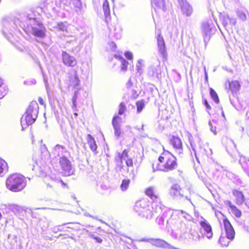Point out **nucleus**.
I'll return each instance as SVG.
<instances>
[{"label":"nucleus","mask_w":249,"mask_h":249,"mask_svg":"<svg viewBox=\"0 0 249 249\" xmlns=\"http://www.w3.org/2000/svg\"><path fill=\"white\" fill-rule=\"evenodd\" d=\"M163 205L157 202H152L143 199L137 201L134 206V211L138 214L146 219H151L153 216L160 214L163 209Z\"/></svg>","instance_id":"nucleus-1"},{"label":"nucleus","mask_w":249,"mask_h":249,"mask_svg":"<svg viewBox=\"0 0 249 249\" xmlns=\"http://www.w3.org/2000/svg\"><path fill=\"white\" fill-rule=\"evenodd\" d=\"M21 27L27 28L36 37L42 38L45 37L46 28L33 13L24 15L21 18Z\"/></svg>","instance_id":"nucleus-2"},{"label":"nucleus","mask_w":249,"mask_h":249,"mask_svg":"<svg viewBox=\"0 0 249 249\" xmlns=\"http://www.w3.org/2000/svg\"><path fill=\"white\" fill-rule=\"evenodd\" d=\"M6 185L7 188L11 191H20L26 186V179L22 175L14 174L7 179Z\"/></svg>","instance_id":"nucleus-3"},{"label":"nucleus","mask_w":249,"mask_h":249,"mask_svg":"<svg viewBox=\"0 0 249 249\" xmlns=\"http://www.w3.org/2000/svg\"><path fill=\"white\" fill-rule=\"evenodd\" d=\"M159 161L165 162L162 167H159L157 170L164 172H169L176 169L177 167L176 158L168 151L164 152L159 158Z\"/></svg>","instance_id":"nucleus-4"},{"label":"nucleus","mask_w":249,"mask_h":249,"mask_svg":"<svg viewBox=\"0 0 249 249\" xmlns=\"http://www.w3.org/2000/svg\"><path fill=\"white\" fill-rule=\"evenodd\" d=\"M214 28L215 27L212 20L206 21L202 23L201 31L205 43L209 41L212 35V32Z\"/></svg>","instance_id":"nucleus-5"},{"label":"nucleus","mask_w":249,"mask_h":249,"mask_svg":"<svg viewBox=\"0 0 249 249\" xmlns=\"http://www.w3.org/2000/svg\"><path fill=\"white\" fill-rule=\"evenodd\" d=\"M2 24L3 26V34L8 39H9V35L13 36L14 33L17 32V25L14 21L7 19L4 20Z\"/></svg>","instance_id":"nucleus-6"},{"label":"nucleus","mask_w":249,"mask_h":249,"mask_svg":"<svg viewBox=\"0 0 249 249\" xmlns=\"http://www.w3.org/2000/svg\"><path fill=\"white\" fill-rule=\"evenodd\" d=\"M161 73L160 62L159 60H157L149 67L148 75L155 79H160L161 77Z\"/></svg>","instance_id":"nucleus-7"},{"label":"nucleus","mask_w":249,"mask_h":249,"mask_svg":"<svg viewBox=\"0 0 249 249\" xmlns=\"http://www.w3.org/2000/svg\"><path fill=\"white\" fill-rule=\"evenodd\" d=\"M59 164L63 173L65 176H70L73 174L71 163L65 156H63L59 158Z\"/></svg>","instance_id":"nucleus-8"},{"label":"nucleus","mask_w":249,"mask_h":249,"mask_svg":"<svg viewBox=\"0 0 249 249\" xmlns=\"http://www.w3.org/2000/svg\"><path fill=\"white\" fill-rule=\"evenodd\" d=\"M145 193L153 201L152 202L156 201L159 203H161L159 194L155 187L150 186L147 188L145 190Z\"/></svg>","instance_id":"nucleus-9"},{"label":"nucleus","mask_w":249,"mask_h":249,"mask_svg":"<svg viewBox=\"0 0 249 249\" xmlns=\"http://www.w3.org/2000/svg\"><path fill=\"white\" fill-rule=\"evenodd\" d=\"M221 20L223 26L226 30L231 29L236 24V18L234 17H231L228 14L222 15L221 17Z\"/></svg>","instance_id":"nucleus-10"},{"label":"nucleus","mask_w":249,"mask_h":249,"mask_svg":"<svg viewBox=\"0 0 249 249\" xmlns=\"http://www.w3.org/2000/svg\"><path fill=\"white\" fill-rule=\"evenodd\" d=\"M170 142L173 145L176 152L181 156L183 154V147L182 142L178 137L173 136L170 139Z\"/></svg>","instance_id":"nucleus-11"},{"label":"nucleus","mask_w":249,"mask_h":249,"mask_svg":"<svg viewBox=\"0 0 249 249\" xmlns=\"http://www.w3.org/2000/svg\"><path fill=\"white\" fill-rule=\"evenodd\" d=\"M62 61L64 65L69 67H74L77 64L75 58L72 55H70L66 52H62Z\"/></svg>","instance_id":"nucleus-12"},{"label":"nucleus","mask_w":249,"mask_h":249,"mask_svg":"<svg viewBox=\"0 0 249 249\" xmlns=\"http://www.w3.org/2000/svg\"><path fill=\"white\" fill-rule=\"evenodd\" d=\"M36 117H34L31 115L28 114L26 112L22 116L21 118V125L22 127V129L24 128L27 127L30 125L32 124L36 121Z\"/></svg>","instance_id":"nucleus-13"},{"label":"nucleus","mask_w":249,"mask_h":249,"mask_svg":"<svg viewBox=\"0 0 249 249\" xmlns=\"http://www.w3.org/2000/svg\"><path fill=\"white\" fill-rule=\"evenodd\" d=\"M157 39L159 53L163 58H165L167 56L165 44L163 38L160 33L158 35Z\"/></svg>","instance_id":"nucleus-14"},{"label":"nucleus","mask_w":249,"mask_h":249,"mask_svg":"<svg viewBox=\"0 0 249 249\" xmlns=\"http://www.w3.org/2000/svg\"><path fill=\"white\" fill-rule=\"evenodd\" d=\"M28 168L32 171H34L36 176L43 175V173L41 172L44 171L43 170H40L41 168L39 167L35 157H33L31 160H29Z\"/></svg>","instance_id":"nucleus-15"},{"label":"nucleus","mask_w":249,"mask_h":249,"mask_svg":"<svg viewBox=\"0 0 249 249\" xmlns=\"http://www.w3.org/2000/svg\"><path fill=\"white\" fill-rule=\"evenodd\" d=\"M239 162L244 172L249 177V158L240 153H239Z\"/></svg>","instance_id":"nucleus-16"},{"label":"nucleus","mask_w":249,"mask_h":249,"mask_svg":"<svg viewBox=\"0 0 249 249\" xmlns=\"http://www.w3.org/2000/svg\"><path fill=\"white\" fill-rule=\"evenodd\" d=\"M38 109L39 107L36 101H32L30 103L26 112L33 117L37 118Z\"/></svg>","instance_id":"nucleus-17"},{"label":"nucleus","mask_w":249,"mask_h":249,"mask_svg":"<svg viewBox=\"0 0 249 249\" xmlns=\"http://www.w3.org/2000/svg\"><path fill=\"white\" fill-rule=\"evenodd\" d=\"M169 194L171 196L175 198H180L183 196L181 193L180 186L177 184H173L169 190Z\"/></svg>","instance_id":"nucleus-18"},{"label":"nucleus","mask_w":249,"mask_h":249,"mask_svg":"<svg viewBox=\"0 0 249 249\" xmlns=\"http://www.w3.org/2000/svg\"><path fill=\"white\" fill-rule=\"evenodd\" d=\"M121 119L118 116H114L113 118L112 124L114 130V134L117 137H119L121 134L120 124L118 121Z\"/></svg>","instance_id":"nucleus-19"},{"label":"nucleus","mask_w":249,"mask_h":249,"mask_svg":"<svg viewBox=\"0 0 249 249\" xmlns=\"http://www.w3.org/2000/svg\"><path fill=\"white\" fill-rule=\"evenodd\" d=\"M234 238V234H222L219 238V243L222 247H227Z\"/></svg>","instance_id":"nucleus-20"},{"label":"nucleus","mask_w":249,"mask_h":249,"mask_svg":"<svg viewBox=\"0 0 249 249\" xmlns=\"http://www.w3.org/2000/svg\"><path fill=\"white\" fill-rule=\"evenodd\" d=\"M70 3L71 8L78 15L82 14L83 6L81 0H70Z\"/></svg>","instance_id":"nucleus-21"},{"label":"nucleus","mask_w":249,"mask_h":249,"mask_svg":"<svg viewBox=\"0 0 249 249\" xmlns=\"http://www.w3.org/2000/svg\"><path fill=\"white\" fill-rule=\"evenodd\" d=\"M181 10L182 12L187 16H190L193 12V8L191 5L186 0H182Z\"/></svg>","instance_id":"nucleus-22"},{"label":"nucleus","mask_w":249,"mask_h":249,"mask_svg":"<svg viewBox=\"0 0 249 249\" xmlns=\"http://www.w3.org/2000/svg\"><path fill=\"white\" fill-rule=\"evenodd\" d=\"M151 3L152 6L154 7L156 12H157V10H161L162 11L166 10L163 0H151Z\"/></svg>","instance_id":"nucleus-23"},{"label":"nucleus","mask_w":249,"mask_h":249,"mask_svg":"<svg viewBox=\"0 0 249 249\" xmlns=\"http://www.w3.org/2000/svg\"><path fill=\"white\" fill-rule=\"evenodd\" d=\"M66 152V149L64 146L59 144H57L53 149V154L55 157H59L60 158L63 156H65L64 155V153Z\"/></svg>","instance_id":"nucleus-24"},{"label":"nucleus","mask_w":249,"mask_h":249,"mask_svg":"<svg viewBox=\"0 0 249 249\" xmlns=\"http://www.w3.org/2000/svg\"><path fill=\"white\" fill-rule=\"evenodd\" d=\"M86 139L90 150L95 154H97V152L96 151V150L97 148V145L96 143L94 138L90 134H88Z\"/></svg>","instance_id":"nucleus-25"},{"label":"nucleus","mask_w":249,"mask_h":249,"mask_svg":"<svg viewBox=\"0 0 249 249\" xmlns=\"http://www.w3.org/2000/svg\"><path fill=\"white\" fill-rule=\"evenodd\" d=\"M232 194L236 199V202L237 205H242L245 201V197L243 193L236 190H233Z\"/></svg>","instance_id":"nucleus-26"},{"label":"nucleus","mask_w":249,"mask_h":249,"mask_svg":"<svg viewBox=\"0 0 249 249\" xmlns=\"http://www.w3.org/2000/svg\"><path fill=\"white\" fill-rule=\"evenodd\" d=\"M150 242L152 245L159 248H166L168 244L165 241L160 239H151Z\"/></svg>","instance_id":"nucleus-27"},{"label":"nucleus","mask_w":249,"mask_h":249,"mask_svg":"<svg viewBox=\"0 0 249 249\" xmlns=\"http://www.w3.org/2000/svg\"><path fill=\"white\" fill-rule=\"evenodd\" d=\"M72 230L73 229L72 228L67 226V224H64L54 227L53 231L55 233L59 231L72 232Z\"/></svg>","instance_id":"nucleus-28"},{"label":"nucleus","mask_w":249,"mask_h":249,"mask_svg":"<svg viewBox=\"0 0 249 249\" xmlns=\"http://www.w3.org/2000/svg\"><path fill=\"white\" fill-rule=\"evenodd\" d=\"M8 208L16 215H18L24 211V208L16 204H9Z\"/></svg>","instance_id":"nucleus-29"},{"label":"nucleus","mask_w":249,"mask_h":249,"mask_svg":"<svg viewBox=\"0 0 249 249\" xmlns=\"http://www.w3.org/2000/svg\"><path fill=\"white\" fill-rule=\"evenodd\" d=\"M163 207L164 208L162 210V212H163L162 215L157 219V223L160 225L164 224L165 218L167 216V214L170 212V211L164 205Z\"/></svg>","instance_id":"nucleus-30"},{"label":"nucleus","mask_w":249,"mask_h":249,"mask_svg":"<svg viewBox=\"0 0 249 249\" xmlns=\"http://www.w3.org/2000/svg\"><path fill=\"white\" fill-rule=\"evenodd\" d=\"M103 8L106 20L109 19L110 18V11L109 3L107 0H105L103 5Z\"/></svg>","instance_id":"nucleus-31"},{"label":"nucleus","mask_w":249,"mask_h":249,"mask_svg":"<svg viewBox=\"0 0 249 249\" xmlns=\"http://www.w3.org/2000/svg\"><path fill=\"white\" fill-rule=\"evenodd\" d=\"M246 11L245 8L241 7L240 9H237L236 11L237 17L242 21H245L247 19V16L245 14Z\"/></svg>","instance_id":"nucleus-32"},{"label":"nucleus","mask_w":249,"mask_h":249,"mask_svg":"<svg viewBox=\"0 0 249 249\" xmlns=\"http://www.w3.org/2000/svg\"><path fill=\"white\" fill-rule=\"evenodd\" d=\"M112 36L117 39H119L122 36V29L120 26H116L114 27Z\"/></svg>","instance_id":"nucleus-33"},{"label":"nucleus","mask_w":249,"mask_h":249,"mask_svg":"<svg viewBox=\"0 0 249 249\" xmlns=\"http://www.w3.org/2000/svg\"><path fill=\"white\" fill-rule=\"evenodd\" d=\"M230 89L232 92H236L240 87V84L237 81H232L229 85Z\"/></svg>","instance_id":"nucleus-34"},{"label":"nucleus","mask_w":249,"mask_h":249,"mask_svg":"<svg viewBox=\"0 0 249 249\" xmlns=\"http://www.w3.org/2000/svg\"><path fill=\"white\" fill-rule=\"evenodd\" d=\"M224 224L226 232V233H234L233 228H232L229 220L227 219L224 220Z\"/></svg>","instance_id":"nucleus-35"},{"label":"nucleus","mask_w":249,"mask_h":249,"mask_svg":"<svg viewBox=\"0 0 249 249\" xmlns=\"http://www.w3.org/2000/svg\"><path fill=\"white\" fill-rule=\"evenodd\" d=\"M128 150L124 149L122 154L119 153H118V159L120 160L121 162H123V160L126 161L127 159H129L128 158Z\"/></svg>","instance_id":"nucleus-36"},{"label":"nucleus","mask_w":249,"mask_h":249,"mask_svg":"<svg viewBox=\"0 0 249 249\" xmlns=\"http://www.w3.org/2000/svg\"><path fill=\"white\" fill-rule=\"evenodd\" d=\"M200 225L203 230L207 233H210L212 232V227L209 223L206 220L200 222Z\"/></svg>","instance_id":"nucleus-37"},{"label":"nucleus","mask_w":249,"mask_h":249,"mask_svg":"<svg viewBox=\"0 0 249 249\" xmlns=\"http://www.w3.org/2000/svg\"><path fill=\"white\" fill-rule=\"evenodd\" d=\"M70 85L71 86L76 87L79 85V80L76 74L71 77L69 79Z\"/></svg>","instance_id":"nucleus-38"},{"label":"nucleus","mask_w":249,"mask_h":249,"mask_svg":"<svg viewBox=\"0 0 249 249\" xmlns=\"http://www.w3.org/2000/svg\"><path fill=\"white\" fill-rule=\"evenodd\" d=\"M130 180L129 179H124L122 180L120 185V188L122 191H126L128 188Z\"/></svg>","instance_id":"nucleus-39"},{"label":"nucleus","mask_w":249,"mask_h":249,"mask_svg":"<svg viewBox=\"0 0 249 249\" xmlns=\"http://www.w3.org/2000/svg\"><path fill=\"white\" fill-rule=\"evenodd\" d=\"M233 181L235 184L241 187H245L247 185L246 183L237 176H235L233 178Z\"/></svg>","instance_id":"nucleus-40"},{"label":"nucleus","mask_w":249,"mask_h":249,"mask_svg":"<svg viewBox=\"0 0 249 249\" xmlns=\"http://www.w3.org/2000/svg\"><path fill=\"white\" fill-rule=\"evenodd\" d=\"M115 57L116 58L118 57L121 63V70L124 71H126L127 70L128 62L122 56H117V55H115Z\"/></svg>","instance_id":"nucleus-41"},{"label":"nucleus","mask_w":249,"mask_h":249,"mask_svg":"<svg viewBox=\"0 0 249 249\" xmlns=\"http://www.w3.org/2000/svg\"><path fill=\"white\" fill-rule=\"evenodd\" d=\"M210 94L211 97L213 100L216 103H218L219 102V98L215 90L212 88H210Z\"/></svg>","instance_id":"nucleus-42"},{"label":"nucleus","mask_w":249,"mask_h":249,"mask_svg":"<svg viewBox=\"0 0 249 249\" xmlns=\"http://www.w3.org/2000/svg\"><path fill=\"white\" fill-rule=\"evenodd\" d=\"M136 106L137 113H141L145 106L143 100H140L137 101L136 102Z\"/></svg>","instance_id":"nucleus-43"},{"label":"nucleus","mask_w":249,"mask_h":249,"mask_svg":"<svg viewBox=\"0 0 249 249\" xmlns=\"http://www.w3.org/2000/svg\"><path fill=\"white\" fill-rule=\"evenodd\" d=\"M56 28L58 30L62 32L67 31V26L66 23L59 22L57 23Z\"/></svg>","instance_id":"nucleus-44"},{"label":"nucleus","mask_w":249,"mask_h":249,"mask_svg":"<svg viewBox=\"0 0 249 249\" xmlns=\"http://www.w3.org/2000/svg\"><path fill=\"white\" fill-rule=\"evenodd\" d=\"M230 207L231 208V211L232 213L237 217H239L241 215V212L237 208L233 205H230Z\"/></svg>","instance_id":"nucleus-45"},{"label":"nucleus","mask_w":249,"mask_h":249,"mask_svg":"<svg viewBox=\"0 0 249 249\" xmlns=\"http://www.w3.org/2000/svg\"><path fill=\"white\" fill-rule=\"evenodd\" d=\"M8 89L5 87H0V99H2L7 93Z\"/></svg>","instance_id":"nucleus-46"},{"label":"nucleus","mask_w":249,"mask_h":249,"mask_svg":"<svg viewBox=\"0 0 249 249\" xmlns=\"http://www.w3.org/2000/svg\"><path fill=\"white\" fill-rule=\"evenodd\" d=\"M215 124V122L213 120L211 121H210L209 122V125L210 127V130L214 133V134H216V127L215 126H213V124Z\"/></svg>","instance_id":"nucleus-47"},{"label":"nucleus","mask_w":249,"mask_h":249,"mask_svg":"<svg viewBox=\"0 0 249 249\" xmlns=\"http://www.w3.org/2000/svg\"><path fill=\"white\" fill-rule=\"evenodd\" d=\"M6 162L4 160L0 159V174L2 173L4 168L6 167Z\"/></svg>","instance_id":"nucleus-48"},{"label":"nucleus","mask_w":249,"mask_h":249,"mask_svg":"<svg viewBox=\"0 0 249 249\" xmlns=\"http://www.w3.org/2000/svg\"><path fill=\"white\" fill-rule=\"evenodd\" d=\"M50 179L56 183H61L63 185H65V183L63 182V181L59 178H57L56 177H53V176L50 177Z\"/></svg>","instance_id":"nucleus-49"},{"label":"nucleus","mask_w":249,"mask_h":249,"mask_svg":"<svg viewBox=\"0 0 249 249\" xmlns=\"http://www.w3.org/2000/svg\"><path fill=\"white\" fill-rule=\"evenodd\" d=\"M126 109L125 106L123 103H122L119 105V109L118 111V114L119 115H122Z\"/></svg>","instance_id":"nucleus-50"},{"label":"nucleus","mask_w":249,"mask_h":249,"mask_svg":"<svg viewBox=\"0 0 249 249\" xmlns=\"http://www.w3.org/2000/svg\"><path fill=\"white\" fill-rule=\"evenodd\" d=\"M227 146H229L230 148L232 149V148H236V145L234 143L233 140L231 139L228 140L227 141Z\"/></svg>","instance_id":"nucleus-51"},{"label":"nucleus","mask_w":249,"mask_h":249,"mask_svg":"<svg viewBox=\"0 0 249 249\" xmlns=\"http://www.w3.org/2000/svg\"><path fill=\"white\" fill-rule=\"evenodd\" d=\"M42 224H43V228L44 229H46L47 228L48 226V223L46 221V219L44 218V219H39V221H38V224L39 225V226H41Z\"/></svg>","instance_id":"nucleus-52"},{"label":"nucleus","mask_w":249,"mask_h":249,"mask_svg":"<svg viewBox=\"0 0 249 249\" xmlns=\"http://www.w3.org/2000/svg\"><path fill=\"white\" fill-rule=\"evenodd\" d=\"M142 60H139L138 61L137 64L136 65V68L137 69V71L138 72H140V73H141V71H142Z\"/></svg>","instance_id":"nucleus-53"},{"label":"nucleus","mask_w":249,"mask_h":249,"mask_svg":"<svg viewBox=\"0 0 249 249\" xmlns=\"http://www.w3.org/2000/svg\"><path fill=\"white\" fill-rule=\"evenodd\" d=\"M139 96V94L137 92V91L135 89H132L131 91V97L133 99H136Z\"/></svg>","instance_id":"nucleus-54"},{"label":"nucleus","mask_w":249,"mask_h":249,"mask_svg":"<svg viewBox=\"0 0 249 249\" xmlns=\"http://www.w3.org/2000/svg\"><path fill=\"white\" fill-rule=\"evenodd\" d=\"M125 163L128 167H132L133 165V160L131 158L127 159L125 161Z\"/></svg>","instance_id":"nucleus-55"},{"label":"nucleus","mask_w":249,"mask_h":249,"mask_svg":"<svg viewBox=\"0 0 249 249\" xmlns=\"http://www.w3.org/2000/svg\"><path fill=\"white\" fill-rule=\"evenodd\" d=\"M41 150L43 151V152L45 154V156L46 155L47 156H49V152L47 150V147L45 145H43L41 146Z\"/></svg>","instance_id":"nucleus-56"},{"label":"nucleus","mask_w":249,"mask_h":249,"mask_svg":"<svg viewBox=\"0 0 249 249\" xmlns=\"http://www.w3.org/2000/svg\"><path fill=\"white\" fill-rule=\"evenodd\" d=\"M125 56L128 59H132L133 57L132 53L130 52H126L125 53Z\"/></svg>","instance_id":"nucleus-57"},{"label":"nucleus","mask_w":249,"mask_h":249,"mask_svg":"<svg viewBox=\"0 0 249 249\" xmlns=\"http://www.w3.org/2000/svg\"><path fill=\"white\" fill-rule=\"evenodd\" d=\"M133 86V83L131 78H129L127 82L126 83V87L127 89H130Z\"/></svg>","instance_id":"nucleus-58"},{"label":"nucleus","mask_w":249,"mask_h":249,"mask_svg":"<svg viewBox=\"0 0 249 249\" xmlns=\"http://www.w3.org/2000/svg\"><path fill=\"white\" fill-rule=\"evenodd\" d=\"M76 98L73 97L72 98V109L74 111H76Z\"/></svg>","instance_id":"nucleus-59"},{"label":"nucleus","mask_w":249,"mask_h":249,"mask_svg":"<svg viewBox=\"0 0 249 249\" xmlns=\"http://www.w3.org/2000/svg\"><path fill=\"white\" fill-rule=\"evenodd\" d=\"M36 83V80L35 79H33L31 81H25L24 82V84H27V85H35V84Z\"/></svg>","instance_id":"nucleus-60"},{"label":"nucleus","mask_w":249,"mask_h":249,"mask_svg":"<svg viewBox=\"0 0 249 249\" xmlns=\"http://www.w3.org/2000/svg\"><path fill=\"white\" fill-rule=\"evenodd\" d=\"M110 48L112 50H114L116 48V44L114 42H110L108 43Z\"/></svg>","instance_id":"nucleus-61"},{"label":"nucleus","mask_w":249,"mask_h":249,"mask_svg":"<svg viewBox=\"0 0 249 249\" xmlns=\"http://www.w3.org/2000/svg\"><path fill=\"white\" fill-rule=\"evenodd\" d=\"M204 104L206 107L208 109H211V106L209 105L208 102H207V100L206 99H205L204 100Z\"/></svg>","instance_id":"nucleus-62"},{"label":"nucleus","mask_w":249,"mask_h":249,"mask_svg":"<svg viewBox=\"0 0 249 249\" xmlns=\"http://www.w3.org/2000/svg\"><path fill=\"white\" fill-rule=\"evenodd\" d=\"M179 224L180 225V227H179V228L181 230V231L182 232L183 231V229L185 227V224L184 223H181V222L179 223Z\"/></svg>","instance_id":"nucleus-63"},{"label":"nucleus","mask_w":249,"mask_h":249,"mask_svg":"<svg viewBox=\"0 0 249 249\" xmlns=\"http://www.w3.org/2000/svg\"><path fill=\"white\" fill-rule=\"evenodd\" d=\"M93 238L95 239L97 241V242H98L99 243H101L102 241V239L100 237H93Z\"/></svg>","instance_id":"nucleus-64"}]
</instances>
